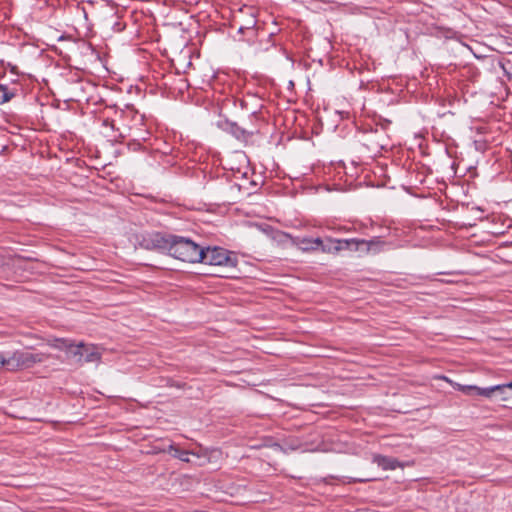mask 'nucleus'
<instances>
[{"instance_id": "nucleus-1", "label": "nucleus", "mask_w": 512, "mask_h": 512, "mask_svg": "<svg viewBox=\"0 0 512 512\" xmlns=\"http://www.w3.org/2000/svg\"><path fill=\"white\" fill-rule=\"evenodd\" d=\"M203 247L189 238L171 235L168 254L175 259L188 263H199Z\"/></svg>"}, {"instance_id": "nucleus-2", "label": "nucleus", "mask_w": 512, "mask_h": 512, "mask_svg": "<svg viewBox=\"0 0 512 512\" xmlns=\"http://www.w3.org/2000/svg\"><path fill=\"white\" fill-rule=\"evenodd\" d=\"M199 263L211 266H220L225 268H235L238 260L233 252L222 247H203Z\"/></svg>"}, {"instance_id": "nucleus-3", "label": "nucleus", "mask_w": 512, "mask_h": 512, "mask_svg": "<svg viewBox=\"0 0 512 512\" xmlns=\"http://www.w3.org/2000/svg\"><path fill=\"white\" fill-rule=\"evenodd\" d=\"M49 358L48 354L43 352H29L25 350H16L9 354L8 371L16 372L30 369L36 364L43 363Z\"/></svg>"}, {"instance_id": "nucleus-4", "label": "nucleus", "mask_w": 512, "mask_h": 512, "mask_svg": "<svg viewBox=\"0 0 512 512\" xmlns=\"http://www.w3.org/2000/svg\"><path fill=\"white\" fill-rule=\"evenodd\" d=\"M240 15L235 16L233 25H238V32L247 36V41L252 42L257 36V18L256 11L253 8L241 9Z\"/></svg>"}, {"instance_id": "nucleus-5", "label": "nucleus", "mask_w": 512, "mask_h": 512, "mask_svg": "<svg viewBox=\"0 0 512 512\" xmlns=\"http://www.w3.org/2000/svg\"><path fill=\"white\" fill-rule=\"evenodd\" d=\"M172 234H162L159 232L149 233L141 236L139 246L146 250L158 251L161 253L169 252V246Z\"/></svg>"}, {"instance_id": "nucleus-6", "label": "nucleus", "mask_w": 512, "mask_h": 512, "mask_svg": "<svg viewBox=\"0 0 512 512\" xmlns=\"http://www.w3.org/2000/svg\"><path fill=\"white\" fill-rule=\"evenodd\" d=\"M380 240L378 238H374L372 240L365 239H340L338 240V246L341 247L342 250H350V251H361L368 253L371 251L374 246L380 244Z\"/></svg>"}, {"instance_id": "nucleus-7", "label": "nucleus", "mask_w": 512, "mask_h": 512, "mask_svg": "<svg viewBox=\"0 0 512 512\" xmlns=\"http://www.w3.org/2000/svg\"><path fill=\"white\" fill-rule=\"evenodd\" d=\"M102 353L100 348L94 344H86L81 342V348L78 358V365L84 363H94L100 361Z\"/></svg>"}, {"instance_id": "nucleus-8", "label": "nucleus", "mask_w": 512, "mask_h": 512, "mask_svg": "<svg viewBox=\"0 0 512 512\" xmlns=\"http://www.w3.org/2000/svg\"><path fill=\"white\" fill-rule=\"evenodd\" d=\"M163 452L170 453L174 458H177L183 462H190L189 455L200 457V454L194 450H185L179 448L175 444H170L167 448L163 449Z\"/></svg>"}, {"instance_id": "nucleus-9", "label": "nucleus", "mask_w": 512, "mask_h": 512, "mask_svg": "<svg viewBox=\"0 0 512 512\" xmlns=\"http://www.w3.org/2000/svg\"><path fill=\"white\" fill-rule=\"evenodd\" d=\"M373 462L376 463L383 470H395L398 467H402L398 459L380 454L373 456Z\"/></svg>"}, {"instance_id": "nucleus-10", "label": "nucleus", "mask_w": 512, "mask_h": 512, "mask_svg": "<svg viewBox=\"0 0 512 512\" xmlns=\"http://www.w3.org/2000/svg\"><path fill=\"white\" fill-rule=\"evenodd\" d=\"M384 140V136L382 133H378V131H371L366 135L365 145L373 151H378L379 149H383L385 144L381 141Z\"/></svg>"}, {"instance_id": "nucleus-11", "label": "nucleus", "mask_w": 512, "mask_h": 512, "mask_svg": "<svg viewBox=\"0 0 512 512\" xmlns=\"http://www.w3.org/2000/svg\"><path fill=\"white\" fill-rule=\"evenodd\" d=\"M227 131L238 140H247L252 135L251 132L246 131L234 122L227 123Z\"/></svg>"}, {"instance_id": "nucleus-12", "label": "nucleus", "mask_w": 512, "mask_h": 512, "mask_svg": "<svg viewBox=\"0 0 512 512\" xmlns=\"http://www.w3.org/2000/svg\"><path fill=\"white\" fill-rule=\"evenodd\" d=\"M339 239L326 238L322 240L320 250L324 253H337L341 251V247L338 246Z\"/></svg>"}, {"instance_id": "nucleus-13", "label": "nucleus", "mask_w": 512, "mask_h": 512, "mask_svg": "<svg viewBox=\"0 0 512 512\" xmlns=\"http://www.w3.org/2000/svg\"><path fill=\"white\" fill-rule=\"evenodd\" d=\"M15 95V89H9L6 85L0 84V105L10 101Z\"/></svg>"}, {"instance_id": "nucleus-14", "label": "nucleus", "mask_w": 512, "mask_h": 512, "mask_svg": "<svg viewBox=\"0 0 512 512\" xmlns=\"http://www.w3.org/2000/svg\"><path fill=\"white\" fill-rule=\"evenodd\" d=\"M80 348H81V342L76 344L72 341L67 352H66L67 358L73 360L76 364H78Z\"/></svg>"}, {"instance_id": "nucleus-15", "label": "nucleus", "mask_w": 512, "mask_h": 512, "mask_svg": "<svg viewBox=\"0 0 512 512\" xmlns=\"http://www.w3.org/2000/svg\"><path fill=\"white\" fill-rule=\"evenodd\" d=\"M501 389L502 388H500L499 385L490 386V387H486V388H481V387L477 386L475 394L485 397V398H488V399H491L495 395L496 390H501Z\"/></svg>"}, {"instance_id": "nucleus-16", "label": "nucleus", "mask_w": 512, "mask_h": 512, "mask_svg": "<svg viewBox=\"0 0 512 512\" xmlns=\"http://www.w3.org/2000/svg\"><path fill=\"white\" fill-rule=\"evenodd\" d=\"M302 244H304L305 246L303 247L304 250H318L321 248V245H322V239L321 238H315V239H310V238H304L302 240Z\"/></svg>"}, {"instance_id": "nucleus-17", "label": "nucleus", "mask_w": 512, "mask_h": 512, "mask_svg": "<svg viewBox=\"0 0 512 512\" xmlns=\"http://www.w3.org/2000/svg\"><path fill=\"white\" fill-rule=\"evenodd\" d=\"M71 342L72 340L69 339L57 338L50 343V346L55 349L67 352Z\"/></svg>"}, {"instance_id": "nucleus-18", "label": "nucleus", "mask_w": 512, "mask_h": 512, "mask_svg": "<svg viewBox=\"0 0 512 512\" xmlns=\"http://www.w3.org/2000/svg\"><path fill=\"white\" fill-rule=\"evenodd\" d=\"M452 385H453L454 389L461 391L462 393H464L466 395H472V394L476 393L477 386H475V385H462L459 383H453Z\"/></svg>"}, {"instance_id": "nucleus-19", "label": "nucleus", "mask_w": 512, "mask_h": 512, "mask_svg": "<svg viewBox=\"0 0 512 512\" xmlns=\"http://www.w3.org/2000/svg\"><path fill=\"white\" fill-rule=\"evenodd\" d=\"M495 395H498L501 401H508L512 397L507 388L504 390H496Z\"/></svg>"}, {"instance_id": "nucleus-20", "label": "nucleus", "mask_w": 512, "mask_h": 512, "mask_svg": "<svg viewBox=\"0 0 512 512\" xmlns=\"http://www.w3.org/2000/svg\"><path fill=\"white\" fill-rule=\"evenodd\" d=\"M9 355L5 356L0 352V368H5L8 371Z\"/></svg>"}, {"instance_id": "nucleus-21", "label": "nucleus", "mask_w": 512, "mask_h": 512, "mask_svg": "<svg viewBox=\"0 0 512 512\" xmlns=\"http://www.w3.org/2000/svg\"><path fill=\"white\" fill-rule=\"evenodd\" d=\"M499 387L500 388H503L502 390H504L505 388L508 389L509 393H511L512 395V382H509V383H505V384H499Z\"/></svg>"}, {"instance_id": "nucleus-22", "label": "nucleus", "mask_w": 512, "mask_h": 512, "mask_svg": "<svg viewBox=\"0 0 512 512\" xmlns=\"http://www.w3.org/2000/svg\"><path fill=\"white\" fill-rule=\"evenodd\" d=\"M113 27H114V29H115L116 31H118V32H120V31H122V30H123V26H122V25H121V23H119V22H116V23L114 24V26H113Z\"/></svg>"}, {"instance_id": "nucleus-23", "label": "nucleus", "mask_w": 512, "mask_h": 512, "mask_svg": "<svg viewBox=\"0 0 512 512\" xmlns=\"http://www.w3.org/2000/svg\"><path fill=\"white\" fill-rule=\"evenodd\" d=\"M371 479H354V482H367V481H370Z\"/></svg>"}, {"instance_id": "nucleus-24", "label": "nucleus", "mask_w": 512, "mask_h": 512, "mask_svg": "<svg viewBox=\"0 0 512 512\" xmlns=\"http://www.w3.org/2000/svg\"><path fill=\"white\" fill-rule=\"evenodd\" d=\"M143 118H144V116H143V115H141V116H140V122H141V123L143 122Z\"/></svg>"}]
</instances>
